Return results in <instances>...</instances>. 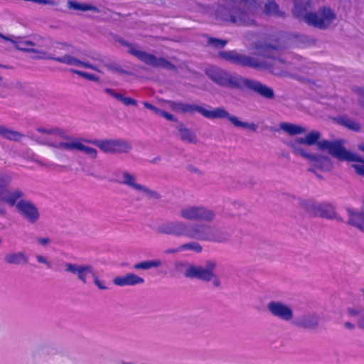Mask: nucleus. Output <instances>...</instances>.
Returning <instances> with one entry per match:
<instances>
[{
    "label": "nucleus",
    "mask_w": 364,
    "mask_h": 364,
    "mask_svg": "<svg viewBox=\"0 0 364 364\" xmlns=\"http://www.w3.org/2000/svg\"><path fill=\"white\" fill-rule=\"evenodd\" d=\"M317 149L320 151H328L331 155L339 160L358 162L353 167L359 175L364 176V161L357 154L348 151L341 141L321 140L317 143Z\"/></svg>",
    "instance_id": "5"
},
{
    "label": "nucleus",
    "mask_w": 364,
    "mask_h": 364,
    "mask_svg": "<svg viewBox=\"0 0 364 364\" xmlns=\"http://www.w3.org/2000/svg\"><path fill=\"white\" fill-rule=\"evenodd\" d=\"M154 112L156 113V114H160L162 116L163 113H164V111L159 109V108H156V109H154Z\"/></svg>",
    "instance_id": "56"
},
{
    "label": "nucleus",
    "mask_w": 364,
    "mask_h": 364,
    "mask_svg": "<svg viewBox=\"0 0 364 364\" xmlns=\"http://www.w3.org/2000/svg\"><path fill=\"white\" fill-rule=\"evenodd\" d=\"M349 312L351 315H355V314H358L359 312L354 310V309H350L349 310Z\"/></svg>",
    "instance_id": "59"
},
{
    "label": "nucleus",
    "mask_w": 364,
    "mask_h": 364,
    "mask_svg": "<svg viewBox=\"0 0 364 364\" xmlns=\"http://www.w3.org/2000/svg\"><path fill=\"white\" fill-rule=\"evenodd\" d=\"M72 72L85 79L94 81V82H98L100 80V77L97 75H95L94 74H91L89 73L77 70H73Z\"/></svg>",
    "instance_id": "40"
},
{
    "label": "nucleus",
    "mask_w": 364,
    "mask_h": 364,
    "mask_svg": "<svg viewBox=\"0 0 364 364\" xmlns=\"http://www.w3.org/2000/svg\"><path fill=\"white\" fill-rule=\"evenodd\" d=\"M63 266L65 272L75 276L83 284H87V276L92 272L93 268L90 264H80L72 262H65Z\"/></svg>",
    "instance_id": "20"
},
{
    "label": "nucleus",
    "mask_w": 364,
    "mask_h": 364,
    "mask_svg": "<svg viewBox=\"0 0 364 364\" xmlns=\"http://www.w3.org/2000/svg\"><path fill=\"white\" fill-rule=\"evenodd\" d=\"M0 135L5 139L14 141H20L23 134L20 132L9 129L4 126L0 125Z\"/></svg>",
    "instance_id": "37"
},
{
    "label": "nucleus",
    "mask_w": 364,
    "mask_h": 364,
    "mask_svg": "<svg viewBox=\"0 0 364 364\" xmlns=\"http://www.w3.org/2000/svg\"><path fill=\"white\" fill-rule=\"evenodd\" d=\"M119 102H121L122 103H123L124 105H127V106H129V105L136 106L137 105V102L134 99L131 98L129 97H124L122 95L119 99Z\"/></svg>",
    "instance_id": "43"
},
{
    "label": "nucleus",
    "mask_w": 364,
    "mask_h": 364,
    "mask_svg": "<svg viewBox=\"0 0 364 364\" xmlns=\"http://www.w3.org/2000/svg\"><path fill=\"white\" fill-rule=\"evenodd\" d=\"M144 282V278L134 273H127L123 276L116 277L113 279L114 284L119 287L140 285Z\"/></svg>",
    "instance_id": "26"
},
{
    "label": "nucleus",
    "mask_w": 364,
    "mask_h": 364,
    "mask_svg": "<svg viewBox=\"0 0 364 364\" xmlns=\"http://www.w3.org/2000/svg\"><path fill=\"white\" fill-rule=\"evenodd\" d=\"M208 43L209 45L214 46L215 48H223L225 46L228 42L225 40L210 38Z\"/></svg>",
    "instance_id": "42"
},
{
    "label": "nucleus",
    "mask_w": 364,
    "mask_h": 364,
    "mask_svg": "<svg viewBox=\"0 0 364 364\" xmlns=\"http://www.w3.org/2000/svg\"><path fill=\"white\" fill-rule=\"evenodd\" d=\"M92 143L106 154H128L132 149L131 143L119 139L102 140L97 139L92 141Z\"/></svg>",
    "instance_id": "14"
},
{
    "label": "nucleus",
    "mask_w": 364,
    "mask_h": 364,
    "mask_svg": "<svg viewBox=\"0 0 364 364\" xmlns=\"http://www.w3.org/2000/svg\"><path fill=\"white\" fill-rule=\"evenodd\" d=\"M128 53L136 57L144 63L156 68H166L167 70H174L175 66L169 61L162 57L149 53L143 50L140 47L136 45H129Z\"/></svg>",
    "instance_id": "10"
},
{
    "label": "nucleus",
    "mask_w": 364,
    "mask_h": 364,
    "mask_svg": "<svg viewBox=\"0 0 364 364\" xmlns=\"http://www.w3.org/2000/svg\"><path fill=\"white\" fill-rule=\"evenodd\" d=\"M183 252V250L181 249V245H179L178 247H171L168 248L164 251V254L166 255H173L176 254L178 252Z\"/></svg>",
    "instance_id": "47"
},
{
    "label": "nucleus",
    "mask_w": 364,
    "mask_h": 364,
    "mask_svg": "<svg viewBox=\"0 0 364 364\" xmlns=\"http://www.w3.org/2000/svg\"><path fill=\"white\" fill-rule=\"evenodd\" d=\"M320 317L316 313H306L298 316L293 323L301 328L308 330H315L319 326Z\"/></svg>",
    "instance_id": "22"
},
{
    "label": "nucleus",
    "mask_w": 364,
    "mask_h": 364,
    "mask_svg": "<svg viewBox=\"0 0 364 364\" xmlns=\"http://www.w3.org/2000/svg\"><path fill=\"white\" fill-rule=\"evenodd\" d=\"M338 121L340 124L350 130L353 132H359L360 130L361 127L359 122L348 117H341Z\"/></svg>",
    "instance_id": "39"
},
{
    "label": "nucleus",
    "mask_w": 364,
    "mask_h": 364,
    "mask_svg": "<svg viewBox=\"0 0 364 364\" xmlns=\"http://www.w3.org/2000/svg\"><path fill=\"white\" fill-rule=\"evenodd\" d=\"M105 92L110 95L111 97H114V99L117 100L118 101H119V99L122 96V94L117 92L116 90L111 88L105 89Z\"/></svg>",
    "instance_id": "45"
},
{
    "label": "nucleus",
    "mask_w": 364,
    "mask_h": 364,
    "mask_svg": "<svg viewBox=\"0 0 364 364\" xmlns=\"http://www.w3.org/2000/svg\"><path fill=\"white\" fill-rule=\"evenodd\" d=\"M309 164L311 167L308 171L314 173H315L316 170L326 172L333 168V163L331 159L327 156L312 154Z\"/></svg>",
    "instance_id": "23"
},
{
    "label": "nucleus",
    "mask_w": 364,
    "mask_h": 364,
    "mask_svg": "<svg viewBox=\"0 0 364 364\" xmlns=\"http://www.w3.org/2000/svg\"><path fill=\"white\" fill-rule=\"evenodd\" d=\"M301 143L298 141V139L296 138L294 141L289 142V146L291 149L294 154L299 155L309 161L313 154H309L306 151L305 149L301 146Z\"/></svg>",
    "instance_id": "36"
},
{
    "label": "nucleus",
    "mask_w": 364,
    "mask_h": 364,
    "mask_svg": "<svg viewBox=\"0 0 364 364\" xmlns=\"http://www.w3.org/2000/svg\"><path fill=\"white\" fill-rule=\"evenodd\" d=\"M162 117H164L165 119H166L168 121H173V122H176V117L173 114H170L168 112H166L165 111H164Z\"/></svg>",
    "instance_id": "49"
},
{
    "label": "nucleus",
    "mask_w": 364,
    "mask_h": 364,
    "mask_svg": "<svg viewBox=\"0 0 364 364\" xmlns=\"http://www.w3.org/2000/svg\"><path fill=\"white\" fill-rule=\"evenodd\" d=\"M162 265L163 262L159 259H156L138 262L134 265V269L148 270L152 268H159L162 267Z\"/></svg>",
    "instance_id": "34"
},
{
    "label": "nucleus",
    "mask_w": 364,
    "mask_h": 364,
    "mask_svg": "<svg viewBox=\"0 0 364 364\" xmlns=\"http://www.w3.org/2000/svg\"><path fill=\"white\" fill-rule=\"evenodd\" d=\"M277 54V49L271 46H260L257 48L255 55L256 58L265 60L269 63V68H259L258 69L267 70L274 75H281L285 68V62L276 58Z\"/></svg>",
    "instance_id": "9"
},
{
    "label": "nucleus",
    "mask_w": 364,
    "mask_h": 364,
    "mask_svg": "<svg viewBox=\"0 0 364 364\" xmlns=\"http://www.w3.org/2000/svg\"><path fill=\"white\" fill-rule=\"evenodd\" d=\"M259 7L256 0H225V7L217 11V18L237 25L250 26Z\"/></svg>",
    "instance_id": "3"
},
{
    "label": "nucleus",
    "mask_w": 364,
    "mask_h": 364,
    "mask_svg": "<svg viewBox=\"0 0 364 364\" xmlns=\"http://www.w3.org/2000/svg\"><path fill=\"white\" fill-rule=\"evenodd\" d=\"M179 139L188 144H196L198 141L196 133L187 128L183 124L180 123L177 127Z\"/></svg>",
    "instance_id": "28"
},
{
    "label": "nucleus",
    "mask_w": 364,
    "mask_h": 364,
    "mask_svg": "<svg viewBox=\"0 0 364 364\" xmlns=\"http://www.w3.org/2000/svg\"><path fill=\"white\" fill-rule=\"evenodd\" d=\"M10 181L9 176L0 174V202L13 207L17 200L23 197L24 193L19 189H9L7 186ZM6 208L0 204V216L6 217Z\"/></svg>",
    "instance_id": "8"
},
{
    "label": "nucleus",
    "mask_w": 364,
    "mask_h": 364,
    "mask_svg": "<svg viewBox=\"0 0 364 364\" xmlns=\"http://www.w3.org/2000/svg\"><path fill=\"white\" fill-rule=\"evenodd\" d=\"M16 87L17 88L21 90L23 88V85L22 84V82L17 81V82H16Z\"/></svg>",
    "instance_id": "55"
},
{
    "label": "nucleus",
    "mask_w": 364,
    "mask_h": 364,
    "mask_svg": "<svg viewBox=\"0 0 364 364\" xmlns=\"http://www.w3.org/2000/svg\"><path fill=\"white\" fill-rule=\"evenodd\" d=\"M0 38L4 41H10L16 49L21 51L36 54V56L34 57L35 59L53 60L68 65L84 68L102 73L98 65L91 63L87 60H81L70 55H65L57 58L50 55L41 48L43 46V43L44 41V38L41 36H34L33 40H28L23 37L6 36L0 33Z\"/></svg>",
    "instance_id": "2"
},
{
    "label": "nucleus",
    "mask_w": 364,
    "mask_h": 364,
    "mask_svg": "<svg viewBox=\"0 0 364 364\" xmlns=\"http://www.w3.org/2000/svg\"><path fill=\"white\" fill-rule=\"evenodd\" d=\"M355 93L358 95L359 105L364 107V88L356 87L355 88Z\"/></svg>",
    "instance_id": "44"
},
{
    "label": "nucleus",
    "mask_w": 364,
    "mask_h": 364,
    "mask_svg": "<svg viewBox=\"0 0 364 364\" xmlns=\"http://www.w3.org/2000/svg\"><path fill=\"white\" fill-rule=\"evenodd\" d=\"M343 326L346 328V329H348V330H353L355 329V326L353 323H350V322H345L343 323Z\"/></svg>",
    "instance_id": "52"
},
{
    "label": "nucleus",
    "mask_w": 364,
    "mask_h": 364,
    "mask_svg": "<svg viewBox=\"0 0 364 364\" xmlns=\"http://www.w3.org/2000/svg\"><path fill=\"white\" fill-rule=\"evenodd\" d=\"M90 274L92 276V279H93V281H94L95 284V285H96V286H97L100 289H101V290H105V289H107V286L105 285V281L101 280V279L99 278V277H98V275H97V272H95L94 271V269H93V268H92V272H90Z\"/></svg>",
    "instance_id": "41"
},
{
    "label": "nucleus",
    "mask_w": 364,
    "mask_h": 364,
    "mask_svg": "<svg viewBox=\"0 0 364 364\" xmlns=\"http://www.w3.org/2000/svg\"><path fill=\"white\" fill-rule=\"evenodd\" d=\"M358 326L359 328L364 330V314L362 315L358 321Z\"/></svg>",
    "instance_id": "53"
},
{
    "label": "nucleus",
    "mask_w": 364,
    "mask_h": 364,
    "mask_svg": "<svg viewBox=\"0 0 364 364\" xmlns=\"http://www.w3.org/2000/svg\"><path fill=\"white\" fill-rule=\"evenodd\" d=\"M321 138V134L318 131L314 130L309 132L304 137H299L298 141L307 146L317 145Z\"/></svg>",
    "instance_id": "32"
},
{
    "label": "nucleus",
    "mask_w": 364,
    "mask_h": 364,
    "mask_svg": "<svg viewBox=\"0 0 364 364\" xmlns=\"http://www.w3.org/2000/svg\"><path fill=\"white\" fill-rule=\"evenodd\" d=\"M16 208L22 217L30 223H36L40 218L38 208L30 200L16 201Z\"/></svg>",
    "instance_id": "18"
},
{
    "label": "nucleus",
    "mask_w": 364,
    "mask_h": 364,
    "mask_svg": "<svg viewBox=\"0 0 364 364\" xmlns=\"http://www.w3.org/2000/svg\"><path fill=\"white\" fill-rule=\"evenodd\" d=\"M3 85V77L0 75V86Z\"/></svg>",
    "instance_id": "60"
},
{
    "label": "nucleus",
    "mask_w": 364,
    "mask_h": 364,
    "mask_svg": "<svg viewBox=\"0 0 364 364\" xmlns=\"http://www.w3.org/2000/svg\"><path fill=\"white\" fill-rule=\"evenodd\" d=\"M220 56L232 63L241 66L252 68H269V63L265 60L256 58V56L240 54L235 50L220 52Z\"/></svg>",
    "instance_id": "13"
},
{
    "label": "nucleus",
    "mask_w": 364,
    "mask_h": 364,
    "mask_svg": "<svg viewBox=\"0 0 364 364\" xmlns=\"http://www.w3.org/2000/svg\"><path fill=\"white\" fill-rule=\"evenodd\" d=\"M168 107L176 112L190 113L198 112L199 105L165 101Z\"/></svg>",
    "instance_id": "27"
},
{
    "label": "nucleus",
    "mask_w": 364,
    "mask_h": 364,
    "mask_svg": "<svg viewBox=\"0 0 364 364\" xmlns=\"http://www.w3.org/2000/svg\"><path fill=\"white\" fill-rule=\"evenodd\" d=\"M205 73L213 82L220 85L232 87H238L240 85L241 78L234 76L220 68L209 67L205 69Z\"/></svg>",
    "instance_id": "16"
},
{
    "label": "nucleus",
    "mask_w": 364,
    "mask_h": 364,
    "mask_svg": "<svg viewBox=\"0 0 364 364\" xmlns=\"http://www.w3.org/2000/svg\"><path fill=\"white\" fill-rule=\"evenodd\" d=\"M143 105H144V107L149 109H151L154 112V109H156V107H154V105H152L151 104L149 103V102H144L143 103Z\"/></svg>",
    "instance_id": "54"
},
{
    "label": "nucleus",
    "mask_w": 364,
    "mask_h": 364,
    "mask_svg": "<svg viewBox=\"0 0 364 364\" xmlns=\"http://www.w3.org/2000/svg\"><path fill=\"white\" fill-rule=\"evenodd\" d=\"M37 133L48 135V136H59L63 139V141H67V139L70 137V135H68L65 132L58 127H39L37 128L36 132L32 133V138L36 141L41 144H47L45 140L40 139Z\"/></svg>",
    "instance_id": "25"
},
{
    "label": "nucleus",
    "mask_w": 364,
    "mask_h": 364,
    "mask_svg": "<svg viewBox=\"0 0 364 364\" xmlns=\"http://www.w3.org/2000/svg\"><path fill=\"white\" fill-rule=\"evenodd\" d=\"M68 6L70 9L78 10L82 11H90L95 13L100 12V9L97 7L90 4L79 3L75 1H69L68 2Z\"/></svg>",
    "instance_id": "33"
},
{
    "label": "nucleus",
    "mask_w": 364,
    "mask_h": 364,
    "mask_svg": "<svg viewBox=\"0 0 364 364\" xmlns=\"http://www.w3.org/2000/svg\"><path fill=\"white\" fill-rule=\"evenodd\" d=\"M240 85L245 86L265 99L273 100L274 98V92L273 89L257 80L248 78H241Z\"/></svg>",
    "instance_id": "19"
},
{
    "label": "nucleus",
    "mask_w": 364,
    "mask_h": 364,
    "mask_svg": "<svg viewBox=\"0 0 364 364\" xmlns=\"http://www.w3.org/2000/svg\"><path fill=\"white\" fill-rule=\"evenodd\" d=\"M264 13L269 16L284 17V13L279 11L278 5L274 1H268L264 4Z\"/></svg>",
    "instance_id": "38"
},
{
    "label": "nucleus",
    "mask_w": 364,
    "mask_h": 364,
    "mask_svg": "<svg viewBox=\"0 0 364 364\" xmlns=\"http://www.w3.org/2000/svg\"><path fill=\"white\" fill-rule=\"evenodd\" d=\"M336 16L329 8L324 7L317 12L305 14V22L318 28H328L336 19Z\"/></svg>",
    "instance_id": "15"
},
{
    "label": "nucleus",
    "mask_w": 364,
    "mask_h": 364,
    "mask_svg": "<svg viewBox=\"0 0 364 364\" xmlns=\"http://www.w3.org/2000/svg\"><path fill=\"white\" fill-rule=\"evenodd\" d=\"M267 309L272 316L286 322H293L294 311L290 305L281 301H271Z\"/></svg>",
    "instance_id": "17"
},
{
    "label": "nucleus",
    "mask_w": 364,
    "mask_h": 364,
    "mask_svg": "<svg viewBox=\"0 0 364 364\" xmlns=\"http://www.w3.org/2000/svg\"><path fill=\"white\" fill-rule=\"evenodd\" d=\"M310 7L309 0H294V14L297 18H302L305 21V14H309L308 9Z\"/></svg>",
    "instance_id": "30"
},
{
    "label": "nucleus",
    "mask_w": 364,
    "mask_h": 364,
    "mask_svg": "<svg viewBox=\"0 0 364 364\" xmlns=\"http://www.w3.org/2000/svg\"><path fill=\"white\" fill-rule=\"evenodd\" d=\"M2 242H3V240H2V238L0 237V245L2 244Z\"/></svg>",
    "instance_id": "61"
},
{
    "label": "nucleus",
    "mask_w": 364,
    "mask_h": 364,
    "mask_svg": "<svg viewBox=\"0 0 364 364\" xmlns=\"http://www.w3.org/2000/svg\"><path fill=\"white\" fill-rule=\"evenodd\" d=\"M301 143L298 141V139L296 138L294 141L289 142V146L291 149L294 154L299 155L309 161L313 154H309L306 151L305 149L301 146Z\"/></svg>",
    "instance_id": "35"
},
{
    "label": "nucleus",
    "mask_w": 364,
    "mask_h": 364,
    "mask_svg": "<svg viewBox=\"0 0 364 364\" xmlns=\"http://www.w3.org/2000/svg\"><path fill=\"white\" fill-rule=\"evenodd\" d=\"M83 141V139L70 136V137L67 139V141H62L58 143H50L48 144L52 147L63 151L70 152L77 151H82L92 159H97L98 155L97 151L92 147L85 145L82 143Z\"/></svg>",
    "instance_id": "11"
},
{
    "label": "nucleus",
    "mask_w": 364,
    "mask_h": 364,
    "mask_svg": "<svg viewBox=\"0 0 364 364\" xmlns=\"http://www.w3.org/2000/svg\"><path fill=\"white\" fill-rule=\"evenodd\" d=\"M90 58L95 61V62H98V63H104V60H103V58L99 55V54H96V55H92L90 57Z\"/></svg>",
    "instance_id": "51"
},
{
    "label": "nucleus",
    "mask_w": 364,
    "mask_h": 364,
    "mask_svg": "<svg viewBox=\"0 0 364 364\" xmlns=\"http://www.w3.org/2000/svg\"><path fill=\"white\" fill-rule=\"evenodd\" d=\"M29 257L23 251H9L4 255V262L7 265L21 266L28 263Z\"/></svg>",
    "instance_id": "24"
},
{
    "label": "nucleus",
    "mask_w": 364,
    "mask_h": 364,
    "mask_svg": "<svg viewBox=\"0 0 364 364\" xmlns=\"http://www.w3.org/2000/svg\"><path fill=\"white\" fill-rule=\"evenodd\" d=\"M179 217L183 221H203L205 223L213 222L216 217V212L203 205H187L180 208Z\"/></svg>",
    "instance_id": "7"
},
{
    "label": "nucleus",
    "mask_w": 364,
    "mask_h": 364,
    "mask_svg": "<svg viewBox=\"0 0 364 364\" xmlns=\"http://www.w3.org/2000/svg\"><path fill=\"white\" fill-rule=\"evenodd\" d=\"M120 183L129 187L142 197L154 200H159L161 198V195L159 192L139 183L136 176L129 171H122V181Z\"/></svg>",
    "instance_id": "12"
},
{
    "label": "nucleus",
    "mask_w": 364,
    "mask_h": 364,
    "mask_svg": "<svg viewBox=\"0 0 364 364\" xmlns=\"http://www.w3.org/2000/svg\"><path fill=\"white\" fill-rule=\"evenodd\" d=\"M306 208L310 213L316 216L330 219L336 217L334 208L331 204L307 202Z\"/></svg>",
    "instance_id": "21"
},
{
    "label": "nucleus",
    "mask_w": 364,
    "mask_h": 364,
    "mask_svg": "<svg viewBox=\"0 0 364 364\" xmlns=\"http://www.w3.org/2000/svg\"><path fill=\"white\" fill-rule=\"evenodd\" d=\"M358 149L364 152V143L359 144Z\"/></svg>",
    "instance_id": "57"
},
{
    "label": "nucleus",
    "mask_w": 364,
    "mask_h": 364,
    "mask_svg": "<svg viewBox=\"0 0 364 364\" xmlns=\"http://www.w3.org/2000/svg\"><path fill=\"white\" fill-rule=\"evenodd\" d=\"M279 127L282 130L292 136L304 134L306 132L305 127L289 122L280 123Z\"/></svg>",
    "instance_id": "31"
},
{
    "label": "nucleus",
    "mask_w": 364,
    "mask_h": 364,
    "mask_svg": "<svg viewBox=\"0 0 364 364\" xmlns=\"http://www.w3.org/2000/svg\"><path fill=\"white\" fill-rule=\"evenodd\" d=\"M107 68L114 73H124V71L122 69H121L118 67H114V66L109 65H107Z\"/></svg>",
    "instance_id": "50"
},
{
    "label": "nucleus",
    "mask_w": 364,
    "mask_h": 364,
    "mask_svg": "<svg viewBox=\"0 0 364 364\" xmlns=\"http://www.w3.org/2000/svg\"><path fill=\"white\" fill-rule=\"evenodd\" d=\"M218 263L215 260H208L203 265H195L185 262H177L176 269L187 278H196L205 282L212 281L213 285L219 287L220 279L215 273Z\"/></svg>",
    "instance_id": "4"
},
{
    "label": "nucleus",
    "mask_w": 364,
    "mask_h": 364,
    "mask_svg": "<svg viewBox=\"0 0 364 364\" xmlns=\"http://www.w3.org/2000/svg\"><path fill=\"white\" fill-rule=\"evenodd\" d=\"M198 113L208 119L213 120L226 119L235 127L250 129L254 132L257 129V125L255 123H249L240 120L237 117L230 114L228 111L223 107L212 108L210 106H207L205 107L203 105H200Z\"/></svg>",
    "instance_id": "6"
},
{
    "label": "nucleus",
    "mask_w": 364,
    "mask_h": 364,
    "mask_svg": "<svg viewBox=\"0 0 364 364\" xmlns=\"http://www.w3.org/2000/svg\"><path fill=\"white\" fill-rule=\"evenodd\" d=\"M157 232L170 235L177 238H184L190 240L181 245L183 251L191 250L200 253L202 246L196 241L209 242H226L230 239V235L214 226L205 223H193L182 220H167L161 223L157 228Z\"/></svg>",
    "instance_id": "1"
},
{
    "label": "nucleus",
    "mask_w": 364,
    "mask_h": 364,
    "mask_svg": "<svg viewBox=\"0 0 364 364\" xmlns=\"http://www.w3.org/2000/svg\"><path fill=\"white\" fill-rule=\"evenodd\" d=\"M161 160L160 157H156L151 161V163L156 164Z\"/></svg>",
    "instance_id": "58"
},
{
    "label": "nucleus",
    "mask_w": 364,
    "mask_h": 364,
    "mask_svg": "<svg viewBox=\"0 0 364 364\" xmlns=\"http://www.w3.org/2000/svg\"><path fill=\"white\" fill-rule=\"evenodd\" d=\"M37 242L42 246L46 247L50 244V239L49 237H38L37 238Z\"/></svg>",
    "instance_id": "48"
},
{
    "label": "nucleus",
    "mask_w": 364,
    "mask_h": 364,
    "mask_svg": "<svg viewBox=\"0 0 364 364\" xmlns=\"http://www.w3.org/2000/svg\"><path fill=\"white\" fill-rule=\"evenodd\" d=\"M348 223L356 227L364 232V211L355 212L351 210H348Z\"/></svg>",
    "instance_id": "29"
},
{
    "label": "nucleus",
    "mask_w": 364,
    "mask_h": 364,
    "mask_svg": "<svg viewBox=\"0 0 364 364\" xmlns=\"http://www.w3.org/2000/svg\"><path fill=\"white\" fill-rule=\"evenodd\" d=\"M36 259L38 263L46 264L48 268L50 267V262L45 256H43L41 255H36Z\"/></svg>",
    "instance_id": "46"
}]
</instances>
